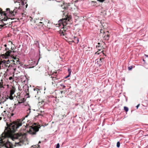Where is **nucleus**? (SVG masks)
<instances>
[{"label": "nucleus", "instance_id": "obj_19", "mask_svg": "<svg viewBox=\"0 0 148 148\" xmlns=\"http://www.w3.org/2000/svg\"><path fill=\"white\" fill-rule=\"evenodd\" d=\"M132 69V66H130L128 67V69L129 70H130Z\"/></svg>", "mask_w": 148, "mask_h": 148}, {"label": "nucleus", "instance_id": "obj_14", "mask_svg": "<svg viewBox=\"0 0 148 148\" xmlns=\"http://www.w3.org/2000/svg\"><path fill=\"white\" fill-rule=\"evenodd\" d=\"M124 110L126 112H127L128 110V108L127 107L125 106L124 107Z\"/></svg>", "mask_w": 148, "mask_h": 148}, {"label": "nucleus", "instance_id": "obj_42", "mask_svg": "<svg viewBox=\"0 0 148 148\" xmlns=\"http://www.w3.org/2000/svg\"><path fill=\"white\" fill-rule=\"evenodd\" d=\"M40 102H39V104L40 105Z\"/></svg>", "mask_w": 148, "mask_h": 148}, {"label": "nucleus", "instance_id": "obj_12", "mask_svg": "<svg viewBox=\"0 0 148 148\" xmlns=\"http://www.w3.org/2000/svg\"><path fill=\"white\" fill-rule=\"evenodd\" d=\"M68 71L69 73V74L67 76H66L65 77V78H67V77H69L71 75V69H68Z\"/></svg>", "mask_w": 148, "mask_h": 148}, {"label": "nucleus", "instance_id": "obj_7", "mask_svg": "<svg viewBox=\"0 0 148 148\" xmlns=\"http://www.w3.org/2000/svg\"><path fill=\"white\" fill-rule=\"evenodd\" d=\"M101 33H103V36L104 40H108L110 38V36L108 34L109 32L107 31L106 32H104L102 29L100 30Z\"/></svg>", "mask_w": 148, "mask_h": 148}, {"label": "nucleus", "instance_id": "obj_20", "mask_svg": "<svg viewBox=\"0 0 148 148\" xmlns=\"http://www.w3.org/2000/svg\"><path fill=\"white\" fill-rule=\"evenodd\" d=\"M60 147V144L59 143H58L56 147V148H59Z\"/></svg>", "mask_w": 148, "mask_h": 148}, {"label": "nucleus", "instance_id": "obj_22", "mask_svg": "<svg viewBox=\"0 0 148 148\" xmlns=\"http://www.w3.org/2000/svg\"><path fill=\"white\" fill-rule=\"evenodd\" d=\"M5 50L6 51H10L9 50V48H6L5 49Z\"/></svg>", "mask_w": 148, "mask_h": 148}, {"label": "nucleus", "instance_id": "obj_32", "mask_svg": "<svg viewBox=\"0 0 148 148\" xmlns=\"http://www.w3.org/2000/svg\"><path fill=\"white\" fill-rule=\"evenodd\" d=\"M2 119L1 117H0V120H1Z\"/></svg>", "mask_w": 148, "mask_h": 148}, {"label": "nucleus", "instance_id": "obj_17", "mask_svg": "<svg viewBox=\"0 0 148 148\" xmlns=\"http://www.w3.org/2000/svg\"><path fill=\"white\" fill-rule=\"evenodd\" d=\"M7 97V96H3V97H2V99H2L1 100H2V101L3 102L5 101H4V100H5V97Z\"/></svg>", "mask_w": 148, "mask_h": 148}, {"label": "nucleus", "instance_id": "obj_36", "mask_svg": "<svg viewBox=\"0 0 148 148\" xmlns=\"http://www.w3.org/2000/svg\"><path fill=\"white\" fill-rule=\"evenodd\" d=\"M42 103H44V101H42L41 102V103L42 104Z\"/></svg>", "mask_w": 148, "mask_h": 148}, {"label": "nucleus", "instance_id": "obj_11", "mask_svg": "<svg viewBox=\"0 0 148 148\" xmlns=\"http://www.w3.org/2000/svg\"><path fill=\"white\" fill-rule=\"evenodd\" d=\"M39 90L38 88H34V93L36 94H37L39 92Z\"/></svg>", "mask_w": 148, "mask_h": 148}, {"label": "nucleus", "instance_id": "obj_39", "mask_svg": "<svg viewBox=\"0 0 148 148\" xmlns=\"http://www.w3.org/2000/svg\"><path fill=\"white\" fill-rule=\"evenodd\" d=\"M146 57H148V56H147V55H146Z\"/></svg>", "mask_w": 148, "mask_h": 148}, {"label": "nucleus", "instance_id": "obj_16", "mask_svg": "<svg viewBox=\"0 0 148 148\" xmlns=\"http://www.w3.org/2000/svg\"><path fill=\"white\" fill-rule=\"evenodd\" d=\"M74 38L75 40H77V42L76 43H77L79 42V41L78 38L76 37H74Z\"/></svg>", "mask_w": 148, "mask_h": 148}, {"label": "nucleus", "instance_id": "obj_43", "mask_svg": "<svg viewBox=\"0 0 148 148\" xmlns=\"http://www.w3.org/2000/svg\"><path fill=\"white\" fill-rule=\"evenodd\" d=\"M99 45L100 43H98V44Z\"/></svg>", "mask_w": 148, "mask_h": 148}, {"label": "nucleus", "instance_id": "obj_6", "mask_svg": "<svg viewBox=\"0 0 148 148\" xmlns=\"http://www.w3.org/2000/svg\"><path fill=\"white\" fill-rule=\"evenodd\" d=\"M36 111L39 112L38 113V115L35 116V118L36 119L37 118H42L43 116V115L45 114L44 111L40 110V109L36 110Z\"/></svg>", "mask_w": 148, "mask_h": 148}, {"label": "nucleus", "instance_id": "obj_21", "mask_svg": "<svg viewBox=\"0 0 148 148\" xmlns=\"http://www.w3.org/2000/svg\"><path fill=\"white\" fill-rule=\"evenodd\" d=\"M61 35H62L63 36H64V35H65V32H62V33H61Z\"/></svg>", "mask_w": 148, "mask_h": 148}, {"label": "nucleus", "instance_id": "obj_35", "mask_svg": "<svg viewBox=\"0 0 148 148\" xmlns=\"http://www.w3.org/2000/svg\"><path fill=\"white\" fill-rule=\"evenodd\" d=\"M40 23H41L42 24V22H40Z\"/></svg>", "mask_w": 148, "mask_h": 148}, {"label": "nucleus", "instance_id": "obj_15", "mask_svg": "<svg viewBox=\"0 0 148 148\" xmlns=\"http://www.w3.org/2000/svg\"><path fill=\"white\" fill-rule=\"evenodd\" d=\"M10 61L9 60H7V61H6L5 60H3V63H5L6 62H7V64H8L9 63H10Z\"/></svg>", "mask_w": 148, "mask_h": 148}, {"label": "nucleus", "instance_id": "obj_23", "mask_svg": "<svg viewBox=\"0 0 148 148\" xmlns=\"http://www.w3.org/2000/svg\"><path fill=\"white\" fill-rule=\"evenodd\" d=\"M97 0L100 2H103L105 1V0Z\"/></svg>", "mask_w": 148, "mask_h": 148}, {"label": "nucleus", "instance_id": "obj_31", "mask_svg": "<svg viewBox=\"0 0 148 148\" xmlns=\"http://www.w3.org/2000/svg\"><path fill=\"white\" fill-rule=\"evenodd\" d=\"M95 53L96 54H99V53H98V52H96Z\"/></svg>", "mask_w": 148, "mask_h": 148}, {"label": "nucleus", "instance_id": "obj_10", "mask_svg": "<svg viewBox=\"0 0 148 148\" xmlns=\"http://www.w3.org/2000/svg\"><path fill=\"white\" fill-rule=\"evenodd\" d=\"M28 109L26 110V112L27 115L25 116V117H27L31 113V109L29 106H28L27 108Z\"/></svg>", "mask_w": 148, "mask_h": 148}, {"label": "nucleus", "instance_id": "obj_41", "mask_svg": "<svg viewBox=\"0 0 148 148\" xmlns=\"http://www.w3.org/2000/svg\"><path fill=\"white\" fill-rule=\"evenodd\" d=\"M101 65V64H99V66H100Z\"/></svg>", "mask_w": 148, "mask_h": 148}, {"label": "nucleus", "instance_id": "obj_45", "mask_svg": "<svg viewBox=\"0 0 148 148\" xmlns=\"http://www.w3.org/2000/svg\"><path fill=\"white\" fill-rule=\"evenodd\" d=\"M52 84H53V82H52Z\"/></svg>", "mask_w": 148, "mask_h": 148}, {"label": "nucleus", "instance_id": "obj_25", "mask_svg": "<svg viewBox=\"0 0 148 148\" xmlns=\"http://www.w3.org/2000/svg\"><path fill=\"white\" fill-rule=\"evenodd\" d=\"M140 106V104H138L136 106V108L137 109L138 108V107L139 106Z\"/></svg>", "mask_w": 148, "mask_h": 148}, {"label": "nucleus", "instance_id": "obj_37", "mask_svg": "<svg viewBox=\"0 0 148 148\" xmlns=\"http://www.w3.org/2000/svg\"><path fill=\"white\" fill-rule=\"evenodd\" d=\"M98 49V50H99V51L100 50V49Z\"/></svg>", "mask_w": 148, "mask_h": 148}, {"label": "nucleus", "instance_id": "obj_44", "mask_svg": "<svg viewBox=\"0 0 148 148\" xmlns=\"http://www.w3.org/2000/svg\"><path fill=\"white\" fill-rule=\"evenodd\" d=\"M102 25L103 26V27H104V26L103 25Z\"/></svg>", "mask_w": 148, "mask_h": 148}, {"label": "nucleus", "instance_id": "obj_5", "mask_svg": "<svg viewBox=\"0 0 148 148\" xmlns=\"http://www.w3.org/2000/svg\"><path fill=\"white\" fill-rule=\"evenodd\" d=\"M14 90H10V94L9 95H7V97H6L4 98L5 99L4 101H6L7 100L9 99L11 100L13 99H14V97L13 95H14Z\"/></svg>", "mask_w": 148, "mask_h": 148}, {"label": "nucleus", "instance_id": "obj_24", "mask_svg": "<svg viewBox=\"0 0 148 148\" xmlns=\"http://www.w3.org/2000/svg\"><path fill=\"white\" fill-rule=\"evenodd\" d=\"M9 80H12V79H13V78L12 77H9Z\"/></svg>", "mask_w": 148, "mask_h": 148}, {"label": "nucleus", "instance_id": "obj_26", "mask_svg": "<svg viewBox=\"0 0 148 148\" xmlns=\"http://www.w3.org/2000/svg\"><path fill=\"white\" fill-rule=\"evenodd\" d=\"M3 27V25H0V29H1Z\"/></svg>", "mask_w": 148, "mask_h": 148}, {"label": "nucleus", "instance_id": "obj_34", "mask_svg": "<svg viewBox=\"0 0 148 148\" xmlns=\"http://www.w3.org/2000/svg\"><path fill=\"white\" fill-rule=\"evenodd\" d=\"M63 87L64 88H65V86L63 85Z\"/></svg>", "mask_w": 148, "mask_h": 148}, {"label": "nucleus", "instance_id": "obj_1", "mask_svg": "<svg viewBox=\"0 0 148 148\" xmlns=\"http://www.w3.org/2000/svg\"><path fill=\"white\" fill-rule=\"evenodd\" d=\"M23 123V119H19L11 123L9 127L5 130L0 136V145L4 146L6 148H13V145L9 141L8 138L15 141V146H22L26 145L27 141L25 133L21 132L13 134Z\"/></svg>", "mask_w": 148, "mask_h": 148}, {"label": "nucleus", "instance_id": "obj_2", "mask_svg": "<svg viewBox=\"0 0 148 148\" xmlns=\"http://www.w3.org/2000/svg\"><path fill=\"white\" fill-rule=\"evenodd\" d=\"M27 0H14L15 3H16L17 5H19L18 7H15L14 10L10 9L8 8L6 9V13L4 14V15L7 14L10 16H14L17 12H22L24 11L27 6L26 3Z\"/></svg>", "mask_w": 148, "mask_h": 148}, {"label": "nucleus", "instance_id": "obj_29", "mask_svg": "<svg viewBox=\"0 0 148 148\" xmlns=\"http://www.w3.org/2000/svg\"><path fill=\"white\" fill-rule=\"evenodd\" d=\"M2 80H1V81H0V85H1V83L2 82Z\"/></svg>", "mask_w": 148, "mask_h": 148}, {"label": "nucleus", "instance_id": "obj_33", "mask_svg": "<svg viewBox=\"0 0 148 148\" xmlns=\"http://www.w3.org/2000/svg\"><path fill=\"white\" fill-rule=\"evenodd\" d=\"M6 46H7L6 45H4V46H5V47H6Z\"/></svg>", "mask_w": 148, "mask_h": 148}, {"label": "nucleus", "instance_id": "obj_38", "mask_svg": "<svg viewBox=\"0 0 148 148\" xmlns=\"http://www.w3.org/2000/svg\"><path fill=\"white\" fill-rule=\"evenodd\" d=\"M13 62H15V61H14V60H13Z\"/></svg>", "mask_w": 148, "mask_h": 148}, {"label": "nucleus", "instance_id": "obj_4", "mask_svg": "<svg viewBox=\"0 0 148 148\" xmlns=\"http://www.w3.org/2000/svg\"><path fill=\"white\" fill-rule=\"evenodd\" d=\"M25 128V130L29 134L32 135H35L36 134L37 132L39 130V128L36 126L32 127V126H27Z\"/></svg>", "mask_w": 148, "mask_h": 148}, {"label": "nucleus", "instance_id": "obj_30", "mask_svg": "<svg viewBox=\"0 0 148 148\" xmlns=\"http://www.w3.org/2000/svg\"><path fill=\"white\" fill-rule=\"evenodd\" d=\"M24 87H27L28 88V87L26 85L25 86H24Z\"/></svg>", "mask_w": 148, "mask_h": 148}, {"label": "nucleus", "instance_id": "obj_40", "mask_svg": "<svg viewBox=\"0 0 148 148\" xmlns=\"http://www.w3.org/2000/svg\"><path fill=\"white\" fill-rule=\"evenodd\" d=\"M40 143V141L38 143Z\"/></svg>", "mask_w": 148, "mask_h": 148}, {"label": "nucleus", "instance_id": "obj_3", "mask_svg": "<svg viewBox=\"0 0 148 148\" xmlns=\"http://www.w3.org/2000/svg\"><path fill=\"white\" fill-rule=\"evenodd\" d=\"M66 11V10L64 9V8H62L61 10V12L63 13L62 14H63L64 17H65V18L61 19L58 21L59 24H62L63 27H64L67 24V21H69V19L67 18L68 16V13L65 12Z\"/></svg>", "mask_w": 148, "mask_h": 148}, {"label": "nucleus", "instance_id": "obj_9", "mask_svg": "<svg viewBox=\"0 0 148 148\" xmlns=\"http://www.w3.org/2000/svg\"><path fill=\"white\" fill-rule=\"evenodd\" d=\"M28 63L29 64L32 66L31 67H34L37 64L36 62L32 60H29L28 61Z\"/></svg>", "mask_w": 148, "mask_h": 148}, {"label": "nucleus", "instance_id": "obj_28", "mask_svg": "<svg viewBox=\"0 0 148 148\" xmlns=\"http://www.w3.org/2000/svg\"><path fill=\"white\" fill-rule=\"evenodd\" d=\"M99 47V45H97L96 46V48H97V49L98 48V47Z\"/></svg>", "mask_w": 148, "mask_h": 148}, {"label": "nucleus", "instance_id": "obj_8", "mask_svg": "<svg viewBox=\"0 0 148 148\" xmlns=\"http://www.w3.org/2000/svg\"><path fill=\"white\" fill-rule=\"evenodd\" d=\"M12 52V51H6L5 54L2 55V57L5 59L8 58L9 57L11 56V53Z\"/></svg>", "mask_w": 148, "mask_h": 148}, {"label": "nucleus", "instance_id": "obj_18", "mask_svg": "<svg viewBox=\"0 0 148 148\" xmlns=\"http://www.w3.org/2000/svg\"><path fill=\"white\" fill-rule=\"evenodd\" d=\"M120 143L119 142H118L117 143V145L116 146L118 147H119L120 146Z\"/></svg>", "mask_w": 148, "mask_h": 148}, {"label": "nucleus", "instance_id": "obj_13", "mask_svg": "<svg viewBox=\"0 0 148 148\" xmlns=\"http://www.w3.org/2000/svg\"><path fill=\"white\" fill-rule=\"evenodd\" d=\"M102 60H103V58H100V59L99 60V61H97V63H101V62H102Z\"/></svg>", "mask_w": 148, "mask_h": 148}, {"label": "nucleus", "instance_id": "obj_27", "mask_svg": "<svg viewBox=\"0 0 148 148\" xmlns=\"http://www.w3.org/2000/svg\"><path fill=\"white\" fill-rule=\"evenodd\" d=\"M56 77H52V80H55V79H56Z\"/></svg>", "mask_w": 148, "mask_h": 148}]
</instances>
